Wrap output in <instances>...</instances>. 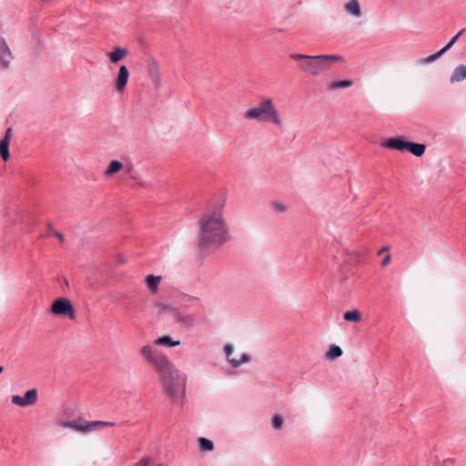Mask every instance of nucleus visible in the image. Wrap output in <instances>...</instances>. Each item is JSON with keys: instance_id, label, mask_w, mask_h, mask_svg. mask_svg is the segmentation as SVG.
Here are the masks:
<instances>
[{"instance_id": "1", "label": "nucleus", "mask_w": 466, "mask_h": 466, "mask_svg": "<svg viewBox=\"0 0 466 466\" xmlns=\"http://www.w3.org/2000/svg\"><path fill=\"white\" fill-rule=\"evenodd\" d=\"M230 235L222 207L207 209L198 221V247L204 252H215L228 242Z\"/></svg>"}, {"instance_id": "2", "label": "nucleus", "mask_w": 466, "mask_h": 466, "mask_svg": "<svg viewBox=\"0 0 466 466\" xmlns=\"http://www.w3.org/2000/svg\"><path fill=\"white\" fill-rule=\"evenodd\" d=\"M143 360L150 364L161 377L165 392L174 400L184 398L186 379L168 358L151 345L144 346L140 350Z\"/></svg>"}, {"instance_id": "3", "label": "nucleus", "mask_w": 466, "mask_h": 466, "mask_svg": "<svg viewBox=\"0 0 466 466\" xmlns=\"http://www.w3.org/2000/svg\"><path fill=\"white\" fill-rule=\"evenodd\" d=\"M245 118L259 122H272L278 126L281 124L278 111L269 98L261 101L258 106L247 110Z\"/></svg>"}, {"instance_id": "4", "label": "nucleus", "mask_w": 466, "mask_h": 466, "mask_svg": "<svg viewBox=\"0 0 466 466\" xmlns=\"http://www.w3.org/2000/svg\"><path fill=\"white\" fill-rule=\"evenodd\" d=\"M381 146L390 150H397L400 152L408 151L415 157L423 156L426 150L424 144L408 141L402 137L387 138L382 141Z\"/></svg>"}, {"instance_id": "5", "label": "nucleus", "mask_w": 466, "mask_h": 466, "mask_svg": "<svg viewBox=\"0 0 466 466\" xmlns=\"http://www.w3.org/2000/svg\"><path fill=\"white\" fill-rule=\"evenodd\" d=\"M290 56L293 60L299 62V67L303 72L309 73L312 76H319L325 71L321 60L316 59L317 56L292 54Z\"/></svg>"}, {"instance_id": "6", "label": "nucleus", "mask_w": 466, "mask_h": 466, "mask_svg": "<svg viewBox=\"0 0 466 466\" xmlns=\"http://www.w3.org/2000/svg\"><path fill=\"white\" fill-rule=\"evenodd\" d=\"M162 311L167 312L175 322L184 328L191 329L194 326L195 320L193 317L176 308L165 306Z\"/></svg>"}, {"instance_id": "7", "label": "nucleus", "mask_w": 466, "mask_h": 466, "mask_svg": "<svg viewBox=\"0 0 466 466\" xmlns=\"http://www.w3.org/2000/svg\"><path fill=\"white\" fill-rule=\"evenodd\" d=\"M99 422H87L86 420L79 418L73 420H62L60 426L62 428L70 429L75 431L87 432L96 431L98 428Z\"/></svg>"}, {"instance_id": "8", "label": "nucleus", "mask_w": 466, "mask_h": 466, "mask_svg": "<svg viewBox=\"0 0 466 466\" xmlns=\"http://www.w3.org/2000/svg\"><path fill=\"white\" fill-rule=\"evenodd\" d=\"M51 311L55 315H67L70 319H75L76 318L74 307L67 299L61 298L56 299L52 304Z\"/></svg>"}, {"instance_id": "9", "label": "nucleus", "mask_w": 466, "mask_h": 466, "mask_svg": "<svg viewBox=\"0 0 466 466\" xmlns=\"http://www.w3.org/2000/svg\"><path fill=\"white\" fill-rule=\"evenodd\" d=\"M38 392L36 389H31L25 393V396L14 395L11 398V402L19 407L25 408L27 406L35 405L37 401Z\"/></svg>"}, {"instance_id": "10", "label": "nucleus", "mask_w": 466, "mask_h": 466, "mask_svg": "<svg viewBox=\"0 0 466 466\" xmlns=\"http://www.w3.org/2000/svg\"><path fill=\"white\" fill-rule=\"evenodd\" d=\"M224 352L227 361L232 368H238L240 365L249 362L250 357L248 353H243L239 359L231 358L234 352V346L232 344H226L224 346Z\"/></svg>"}, {"instance_id": "11", "label": "nucleus", "mask_w": 466, "mask_h": 466, "mask_svg": "<svg viewBox=\"0 0 466 466\" xmlns=\"http://www.w3.org/2000/svg\"><path fill=\"white\" fill-rule=\"evenodd\" d=\"M13 54L4 37L0 38V68L6 69L13 60Z\"/></svg>"}, {"instance_id": "12", "label": "nucleus", "mask_w": 466, "mask_h": 466, "mask_svg": "<svg viewBox=\"0 0 466 466\" xmlns=\"http://www.w3.org/2000/svg\"><path fill=\"white\" fill-rule=\"evenodd\" d=\"M128 77L129 71L127 67L125 65L120 66L118 73L114 79V87L116 92L120 93L126 88Z\"/></svg>"}, {"instance_id": "13", "label": "nucleus", "mask_w": 466, "mask_h": 466, "mask_svg": "<svg viewBox=\"0 0 466 466\" xmlns=\"http://www.w3.org/2000/svg\"><path fill=\"white\" fill-rule=\"evenodd\" d=\"M162 279L161 276L148 275L145 280L146 286L151 294H156Z\"/></svg>"}, {"instance_id": "14", "label": "nucleus", "mask_w": 466, "mask_h": 466, "mask_svg": "<svg viewBox=\"0 0 466 466\" xmlns=\"http://www.w3.org/2000/svg\"><path fill=\"white\" fill-rule=\"evenodd\" d=\"M128 51L120 46H116L112 52L107 54V57L109 61L113 64H116L120 60H122L127 55Z\"/></svg>"}, {"instance_id": "15", "label": "nucleus", "mask_w": 466, "mask_h": 466, "mask_svg": "<svg viewBox=\"0 0 466 466\" xmlns=\"http://www.w3.org/2000/svg\"><path fill=\"white\" fill-rule=\"evenodd\" d=\"M316 59L321 60L326 71L329 68L330 63L342 61L343 57L339 55H318Z\"/></svg>"}, {"instance_id": "16", "label": "nucleus", "mask_w": 466, "mask_h": 466, "mask_svg": "<svg viewBox=\"0 0 466 466\" xmlns=\"http://www.w3.org/2000/svg\"><path fill=\"white\" fill-rule=\"evenodd\" d=\"M466 78V66L460 65L455 67L450 78L451 84L461 82Z\"/></svg>"}, {"instance_id": "17", "label": "nucleus", "mask_w": 466, "mask_h": 466, "mask_svg": "<svg viewBox=\"0 0 466 466\" xmlns=\"http://www.w3.org/2000/svg\"><path fill=\"white\" fill-rule=\"evenodd\" d=\"M124 168V164L118 160H112L108 164L106 171L105 176L107 177H113L119 171H121Z\"/></svg>"}, {"instance_id": "18", "label": "nucleus", "mask_w": 466, "mask_h": 466, "mask_svg": "<svg viewBox=\"0 0 466 466\" xmlns=\"http://www.w3.org/2000/svg\"><path fill=\"white\" fill-rule=\"evenodd\" d=\"M154 344L157 346L175 347L178 346L180 344V341L175 340L170 336L166 335L155 339Z\"/></svg>"}, {"instance_id": "19", "label": "nucleus", "mask_w": 466, "mask_h": 466, "mask_svg": "<svg viewBox=\"0 0 466 466\" xmlns=\"http://www.w3.org/2000/svg\"><path fill=\"white\" fill-rule=\"evenodd\" d=\"M345 10L355 17L361 15L360 5L358 0H350L345 5Z\"/></svg>"}, {"instance_id": "20", "label": "nucleus", "mask_w": 466, "mask_h": 466, "mask_svg": "<svg viewBox=\"0 0 466 466\" xmlns=\"http://www.w3.org/2000/svg\"><path fill=\"white\" fill-rule=\"evenodd\" d=\"M352 85L353 81L349 79L333 81L328 85V90L332 91L338 88H348L350 87Z\"/></svg>"}, {"instance_id": "21", "label": "nucleus", "mask_w": 466, "mask_h": 466, "mask_svg": "<svg viewBox=\"0 0 466 466\" xmlns=\"http://www.w3.org/2000/svg\"><path fill=\"white\" fill-rule=\"evenodd\" d=\"M199 450L202 452H210L214 450L213 441L208 438L200 437L198 440Z\"/></svg>"}, {"instance_id": "22", "label": "nucleus", "mask_w": 466, "mask_h": 466, "mask_svg": "<svg viewBox=\"0 0 466 466\" xmlns=\"http://www.w3.org/2000/svg\"><path fill=\"white\" fill-rule=\"evenodd\" d=\"M9 144L8 140H0V156L4 161H7L10 158Z\"/></svg>"}, {"instance_id": "23", "label": "nucleus", "mask_w": 466, "mask_h": 466, "mask_svg": "<svg viewBox=\"0 0 466 466\" xmlns=\"http://www.w3.org/2000/svg\"><path fill=\"white\" fill-rule=\"evenodd\" d=\"M342 355V350L339 346L332 345L327 352V359L333 360Z\"/></svg>"}, {"instance_id": "24", "label": "nucleus", "mask_w": 466, "mask_h": 466, "mask_svg": "<svg viewBox=\"0 0 466 466\" xmlns=\"http://www.w3.org/2000/svg\"><path fill=\"white\" fill-rule=\"evenodd\" d=\"M346 321L359 322L361 319L360 313L358 309L346 311L343 315Z\"/></svg>"}, {"instance_id": "25", "label": "nucleus", "mask_w": 466, "mask_h": 466, "mask_svg": "<svg viewBox=\"0 0 466 466\" xmlns=\"http://www.w3.org/2000/svg\"><path fill=\"white\" fill-rule=\"evenodd\" d=\"M443 54V52L440 49L438 52L427 56V57H424V58H420L419 60V64L420 65H425V64H430V63H432L434 61H436L437 59H439Z\"/></svg>"}, {"instance_id": "26", "label": "nucleus", "mask_w": 466, "mask_h": 466, "mask_svg": "<svg viewBox=\"0 0 466 466\" xmlns=\"http://www.w3.org/2000/svg\"><path fill=\"white\" fill-rule=\"evenodd\" d=\"M284 419L281 414H276L271 420V426L274 430L279 431L283 427Z\"/></svg>"}, {"instance_id": "27", "label": "nucleus", "mask_w": 466, "mask_h": 466, "mask_svg": "<svg viewBox=\"0 0 466 466\" xmlns=\"http://www.w3.org/2000/svg\"><path fill=\"white\" fill-rule=\"evenodd\" d=\"M130 179L136 181L138 185H141V186H147V182H146L145 180L142 179L141 176L139 175V173L136 170L135 174L129 177Z\"/></svg>"}, {"instance_id": "28", "label": "nucleus", "mask_w": 466, "mask_h": 466, "mask_svg": "<svg viewBox=\"0 0 466 466\" xmlns=\"http://www.w3.org/2000/svg\"><path fill=\"white\" fill-rule=\"evenodd\" d=\"M152 461V458L145 456L141 458L134 466H148Z\"/></svg>"}, {"instance_id": "29", "label": "nucleus", "mask_w": 466, "mask_h": 466, "mask_svg": "<svg viewBox=\"0 0 466 466\" xmlns=\"http://www.w3.org/2000/svg\"><path fill=\"white\" fill-rule=\"evenodd\" d=\"M458 39L453 36L447 44L446 46H444L441 50L443 52V54H445L447 51H449L452 46L453 45L456 43Z\"/></svg>"}, {"instance_id": "30", "label": "nucleus", "mask_w": 466, "mask_h": 466, "mask_svg": "<svg viewBox=\"0 0 466 466\" xmlns=\"http://www.w3.org/2000/svg\"><path fill=\"white\" fill-rule=\"evenodd\" d=\"M123 169L129 177H131L136 172L134 166L131 163L127 164L126 166L124 165Z\"/></svg>"}, {"instance_id": "31", "label": "nucleus", "mask_w": 466, "mask_h": 466, "mask_svg": "<svg viewBox=\"0 0 466 466\" xmlns=\"http://www.w3.org/2000/svg\"><path fill=\"white\" fill-rule=\"evenodd\" d=\"M150 76H151V79H152L153 83L157 86H160V78H159V76H158L157 72L151 71L150 72Z\"/></svg>"}, {"instance_id": "32", "label": "nucleus", "mask_w": 466, "mask_h": 466, "mask_svg": "<svg viewBox=\"0 0 466 466\" xmlns=\"http://www.w3.org/2000/svg\"><path fill=\"white\" fill-rule=\"evenodd\" d=\"M11 136H12V128L8 127L5 130V136H4V137L2 139H5V140H8L10 142Z\"/></svg>"}, {"instance_id": "33", "label": "nucleus", "mask_w": 466, "mask_h": 466, "mask_svg": "<svg viewBox=\"0 0 466 466\" xmlns=\"http://www.w3.org/2000/svg\"><path fill=\"white\" fill-rule=\"evenodd\" d=\"M93 422H99L98 427H100V426H115V423L111 422V421L94 420Z\"/></svg>"}, {"instance_id": "34", "label": "nucleus", "mask_w": 466, "mask_h": 466, "mask_svg": "<svg viewBox=\"0 0 466 466\" xmlns=\"http://www.w3.org/2000/svg\"><path fill=\"white\" fill-rule=\"evenodd\" d=\"M276 212L283 213L287 211V206H274Z\"/></svg>"}, {"instance_id": "35", "label": "nucleus", "mask_w": 466, "mask_h": 466, "mask_svg": "<svg viewBox=\"0 0 466 466\" xmlns=\"http://www.w3.org/2000/svg\"><path fill=\"white\" fill-rule=\"evenodd\" d=\"M53 234L61 241L63 242L64 241V236L58 232V231H56V230H53Z\"/></svg>"}, {"instance_id": "36", "label": "nucleus", "mask_w": 466, "mask_h": 466, "mask_svg": "<svg viewBox=\"0 0 466 466\" xmlns=\"http://www.w3.org/2000/svg\"><path fill=\"white\" fill-rule=\"evenodd\" d=\"M390 255H388V256H386V257L382 259V261H381V265H382V266H386L387 264H389V263H390Z\"/></svg>"}, {"instance_id": "37", "label": "nucleus", "mask_w": 466, "mask_h": 466, "mask_svg": "<svg viewBox=\"0 0 466 466\" xmlns=\"http://www.w3.org/2000/svg\"><path fill=\"white\" fill-rule=\"evenodd\" d=\"M465 28L461 29L454 36L459 39V37L465 32Z\"/></svg>"}, {"instance_id": "38", "label": "nucleus", "mask_w": 466, "mask_h": 466, "mask_svg": "<svg viewBox=\"0 0 466 466\" xmlns=\"http://www.w3.org/2000/svg\"><path fill=\"white\" fill-rule=\"evenodd\" d=\"M387 250H389V247H387V246L383 247V248L379 251V255H380L382 252L387 251Z\"/></svg>"}, {"instance_id": "39", "label": "nucleus", "mask_w": 466, "mask_h": 466, "mask_svg": "<svg viewBox=\"0 0 466 466\" xmlns=\"http://www.w3.org/2000/svg\"><path fill=\"white\" fill-rule=\"evenodd\" d=\"M48 228H49L50 230H53V229H52V225H51V223H48Z\"/></svg>"}, {"instance_id": "40", "label": "nucleus", "mask_w": 466, "mask_h": 466, "mask_svg": "<svg viewBox=\"0 0 466 466\" xmlns=\"http://www.w3.org/2000/svg\"><path fill=\"white\" fill-rule=\"evenodd\" d=\"M4 370V368L0 366V373Z\"/></svg>"}, {"instance_id": "41", "label": "nucleus", "mask_w": 466, "mask_h": 466, "mask_svg": "<svg viewBox=\"0 0 466 466\" xmlns=\"http://www.w3.org/2000/svg\"><path fill=\"white\" fill-rule=\"evenodd\" d=\"M157 466H167V464L160 463Z\"/></svg>"}]
</instances>
